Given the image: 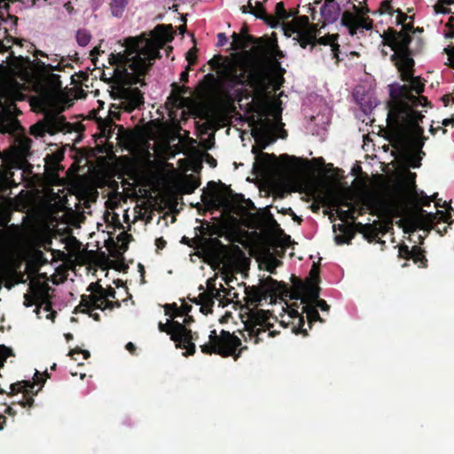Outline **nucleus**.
Instances as JSON below:
<instances>
[{
  "mask_svg": "<svg viewBox=\"0 0 454 454\" xmlns=\"http://www.w3.org/2000/svg\"><path fill=\"white\" fill-rule=\"evenodd\" d=\"M173 39L171 26L158 25L148 34L126 38L123 50L111 54L110 64L115 67L116 82L112 89L114 106L131 112L143 103L140 90L133 85H143V77L160 58V50Z\"/></svg>",
  "mask_w": 454,
  "mask_h": 454,
  "instance_id": "1",
  "label": "nucleus"
},
{
  "mask_svg": "<svg viewBox=\"0 0 454 454\" xmlns=\"http://www.w3.org/2000/svg\"><path fill=\"white\" fill-rule=\"evenodd\" d=\"M165 314L169 316L165 324L159 323V330L165 332L170 335L171 340L176 342V348L186 349L184 356L192 355L195 353L196 346L192 343L191 330L188 328L190 322L193 319L189 316L192 306L182 303L177 306L176 303L164 305Z\"/></svg>",
  "mask_w": 454,
  "mask_h": 454,
  "instance_id": "2",
  "label": "nucleus"
},
{
  "mask_svg": "<svg viewBox=\"0 0 454 454\" xmlns=\"http://www.w3.org/2000/svg\"><path fill=\"white\" fill-rule=\"evenodd\" d=\"M412 106L408 103L398 104L388 113L387 120L390 121V128L387 138L399 147H404L407 145L410 129L419 135L424 132L423 128L419 125L424 115L414 110Z\"/></svg>",
  "mask_w": 454,
  "mask_h": 454,
  "instance_id": "3",
  "label": "nucleus"
},
{
  "mask_svg": "<svg viewBox=\"0 0 454 454\" xmlns=\"http://www.w3.org/2000/svg\"><path fill=\"white\" fill-rule=\"evenodd\" d=\"M23 85L14 78H6L0 85V132L13 134L20 128L16 119V101L25 99Z\"/></svg>",
  "mask_w": 454,
  "mask_h": 454,
  "instance_id": "4",
  "label": "nucleus"
},
{
  "mask_svg": "<svg viewBox=\"0 0 454 454\" xmlns=\"http://www.w3.org/2000/svg\"><path fill=\"white\" fill-rule=\"evenodd\" d=\"M199 87L195 86L194 90L189 87L172 84V91L168 97L166 105L169 114L173 119L186 120L189 117L194 119L195 134L199 132Z\"/></svg>",
  "mask_w": 454,
  "mask_h": 454,
  "instance_id": "5",
  "label": "nucleus"
},
{
  "mask_svg": "<svg viewBox=\"0 0 454 454\" xmlns=\"http://www.w3.org/2000/svg\"><path fill=\"white\" fill-rule=\"evenodd\" d=\"M416 30L413 21L405 22L402 25L400 31L393 27H388L381 35L382 45L389 46L394 53L390 56V60L398 62V66L405 65L409 67L415 66V61L412 58L413 52L410 48L412 41L411 34H415Z\"/></svg>",
  "mask_w": 454,
  "mask_h": 454,
  "instance_id": "6",
  "label": "nucleus"
},
{
  "mask_svg": "<svg viewBox=\"0 0 454 454\" xmlns=\"http://www.w3.org/2000/svg\"><path fill=\"white\" fill-rule=\"evenodd\" d=\"M200 200L208 205L223 207V212L237 216H244L248 209H255L253 201L246 200L242 194H231L230 199L225 198L214 181L208 182L207 189L200 194Z\"/></svg>",
  "mask_w": 454,
  "mask_h": 454,
  "instance_id": "7",
  "label": "nucleus"
},
{
  "mask_svg": "<svg viewBox=\"0 0 454 454\" xmlns=\"http://www.w3.org/2000/svg\"><path fill=\"white\" fill-rule=\"evenodd\" d=\"M241 340L234 333L222 330L220 334L215 330L210 332L209 341L200 345V351L205 354H216L222 357L232 356L235 361L239 359L243 349Z\"/></svg>",
  "mask_w": 454,
  "mask_h": 454,
  "instance_id": "8",
  "label": "nucleus"
},
{
  "mask_svg": "<svg viewBox=\"0 0 454 454\" xmlns=\"http://www.w3.org/2000/svg\"><path fill=\"white\" fill-rule=\"evenodd\" d=\"M449 210H452L450 206L447 212L438 210L436 213H427L424 209H419V217L417 221H411L405 228V232H414L417 230H423L427 233L434 229L441 236L448 233V230L451 229L454 220L451 219V214Z\"/></svg>",
  "mask_w": 454,
  "mask_h": 454,
  "instance_id": "9",
  "label": "nucleus"
},
{
  "mask_svg": "<svg viewBox=\"0 0 454 454\" xmlns=\"http://www.w3.org/2000/svg\"><path fill=\"white\" fill-rule=\"evenodd\" d=\"M245 286L246 300L247 303L256 304L261 302L267 295L287 296L288 286L283 281H278L271 277H267L262 285Z\"/></svg>",
  "mask_w": 454,
  "mask_h": 454,
  "instance_id": "10",
  "label": "nucleus"
},
{
  "mask_svg": "<svg viewBox=\"0 0 454 454\" xmlns=\"http://www.w3.org/2000/svg\"><path fill=\"white\" fill-rule=\"evenodd\" d=\"M352 8L356 13L345 11L340 19V24L348 28L349 35L354 36L357 33H363L364 29L371 30L373 21L369 17H365L370 12L369 8L366 5L359 7L355 4Z\"/></svg>",
  "mask_w": 454,
  "mask_h": 454,
  "instance_id": "11",
  "label": "nucleus"
},
{
  "mask_svg": "<svg viewBox=\"0 0 454 454\" xmlns=\"http://www.w3.org/2000/svg\"><path fill=\"white\" fill-rule=\"evenodd\" d=\"M91 292L89 295H82L80 307L90 310L94 309H112L114 303L108 298H115V290L113 287L104 289L101 286L91 284L89 286Z\"/></svg>",
  "mask_w": 454,
  "mask_h": 454,
  "instance_id": "12",
  "label": "nucleus"
},
{
  "mask_svg": "<svg viewBox=\"0 0 454 454\" xmlns=\"http://www.w3.org/2000/svg\"><path fill=\"white\" fill-rule=\"evenodd\" d=\"M270 312L263 309L252 310L248 314V318L244 323L245 331L248 333L250 337L255 338L256 343L261 340L260 334L266 333V331H269V337H274L277 334L275 331L270 330L273 325L270 322Z\"/></svg>",
  "mask_w": 454,
  "mask_h": 454,
  "instance_id": "13",
  "label": "nucleus"
},
{
  "mask_svg": "<svg viewBox=\"0 0 454 454\" xmlns=\"http://www.w3.org/2000/svg\"><path fill=\"white\" fill-rule=\"evenodd\" d=\"M207 291L200 293V313H207L211 309L215 300L222 302L223 298L231 301L239 298V294L234 291L233 287L225 289L221 285L222 290L216 288L215 279L214 278H209L207 281Z\"/></svg>",
  "mask_w": 454,
  "mask_h": 454,
  "instance_id": "14",
  "label": "nucleus"
},
{
  "mask_svg": "<svg viewBox=\"0 0 454 454\" xmlns=\"http://www.w3.org/2000/svg\"><path fill=\"white\" fill-rule=\"evenodd\" d=\"M293 286L288 295L292 300H301L303 304H310L319 297V282L306 281L294 276L292 277Z\"/></svg>",
  "mask_w": 454,
  "mask_h": 454,
  "instance_id": "15",
  "label": "nucleus"
},
{
  "mask_svg": "<svg viewBox=\"0 0 454 454\" xmlns=\"http://www.w3.org/2000/svg\"><path fill=\"white\" fill-rule=\"evenodd\" d=\"M67 125L62 115L47 114L42 121L31 126L30 133L35 137H42L46 133L54 134L64 131Z\"/></svg>",
  "mask_w": 454,
  "mask_h": 454,
  "instance_id": "16",
  "label": "nucleus"
},
{
  "mask_svg": "<svg viewBox=\"0 0 454 454\" xmlns=\"http://www.w3.org/2000/svg\"><path fill=\"white\" fill-rule=\"evenodd\" d=\"M209 63L214 68H217V72L229 83L231 87L236 85H244L246 82L245 73L238 74L237 67L232 64L225 65L222 61V56H218L217 59H211Z\"/></svg>",
  "mask_w": 454,
  "mask_h": 454,
  "instance_id": "17",
  "label": "nucleus"
},
{
  "mask_svg": "<svg viewBox=\"0 0 454 454\" xmlns=\"http://www.w3.org/2000/svg\"><path fill=\"white\" fill-rule=\"evenodd\" d=\"M24 298V305L26 307H31L32 305L37 304L38 302L41 303L36 307L35 310L39 317H41V308L43 305H44L43 310L46 313V318L53 320L55 317V311H51V304L45 301V291L42 290L41 288H37L36 290L32 288V294H25Z\"/></svg>",
  "mask_w": 454,
  "mask_h": 454,
  "instance_id": "18",
  "label": "nucleus"
},
{
  "mask_svg": "<svg viewBox=\"0 0 454 454\" xmlns=\"http://www.w3.org/2000/svg\"><path fill=\"white\" fill-rule=\"evenodd\" d=\"M398 72L400 73V78L403 82H409L410 86L409 90H411L415 91L418 95H420L424 92L425 90V81L422 80L419 76H414V66L409 67L405 65H399L396 60L392 61Z\"/></svg>",
  "mask_w": 454,
  "mask_h": 454,
  "instance_id": "19",
  "label": "nucleus"
},
{
  "mask_svg": "<svg viewBox=\"0 0 454 454\" xmlns=\"http://www.w3.org/2000/svg\"><path fill=\"white\" fill-rule=\"evenodd\" d=\"M260 146L257 145H253L252 153L255 155V162L254 164V169L260 173H269L272 171L276 165L277 157L275 154H270L262 152Z\"/></svg>",
  "mask_w": 454,
  "mask_h": 454,
  "instance_id": "20",
  "label": "nucleus"
},
{
  "mask_svg": "<svg viewBox=\"0 0 454 454\" xmlns=\"http://www.w3.org/2000/svg\"><path fill=\"white\" fill-rule=\"evenodd\" d=\"M319 35L320 28H318V24L309 23L308 27L297 31V37L295 39L301 48L305 49L308 45H310V51H312L316 45V39Z\"/></svg>",
  "mask_w": 454,
  "mask_h": 454,
  "instance_id": "21",
  "label": "nucleus"
},
{
  "mask_svg": "<svg viewBox=\"0 0 454 454\" xmlns=\"http://www.w3.org/2000/svg\"><path fill=\"white\" fill-rule=\"evenodd\" d=\"M36 55L46 57L49 62L38 60L36 62L37 68L43 73H50L53 71H62L66 65H63L64 58H59L57 54H46L42 51H37Z\"/></svg>",
  "mask_w": 454,
  "mask_h": 454,
  "instance_id": "22",
  "label": "nucleus"
},
{
  "mask_svg": "<svg viewBox=\"0 0 454 454\" xmlns=\"http://www.w3.org/2000/svg\"><path fill=\"white\" fill-rule=\"evenodd\" d=\"M45 380L42 379L39 375V372H36L35 373L34 381L31 382L29 380H24L20 382H17L11 386L12 392H23L26 394L32 393L36 394L38 390L44 384Z\"/></svg>",
  "mask_w": 454,
  "mask_h": 454,
  "instance_id": "23",
  "label": "nucleus"
},
{
  "mask_svg": "<svg viewBox=\"0 0 454 454\" xmlns=\"http://www.w3.org/2000/svg\"><path fill=\"white\" fill-rule=\"evenodd\" d=\"M183 247L180 250L182 256L189 257L192 262H196L199 257V237L195 235L194 238H188L184 236L181 239Z\"/></svg>",
  "mask_w": 454,
  "mask_h": 454,
  "instance_id": "24",
  "label": "nucleus"
},
{
  "mask_svg": "<svg viewBox=\"0 0 454 454\" xmlns=\"http://www.w3.org/2000/svg\"><path fill=\"white\" fill-rule=\"evenodd\" d=\"M426 137L422 135H419L412 131V134L409 131V138L407 141V145L404 147L397 146L394 142H390L392 146L398 151H407L410 150L411 152H417L419 153H422L425 155V153L422 151V148L425 144Z\"/></svg>",
  "mask_w": 454,
  "mask_h": 454,
  "instance_id": "25",
  "label": "nucleus"
},
{
  "mask_svg": "<svg viewBox=\"0 0 454 454\" xmlns=\"http://www.w3.org/2000/svg\"><path fill=\"white\" fill-rule=\"evenodd\" d=\"M340 11V8L336 0H325L320 13L325 23H333L338 20Z\"/></svg>",
  "mask_w": 454,
  "mask_h": 454,
  "instance_id": "26",
  "label": "nucleus"
},
{
  "mask_svg": "<svg viewBox=\"0 0 454 454\" xmlns=\"http://www.w3.org/2000/svg\"><path fill=\"white\" fill-rule=\"evenodd\" d=\"M252 136L256 141V145L260 146V149H265L270 144L276 141V137L272 133L265 127L255 129L252 131Z\"/></svg>",
  "mask_w": 454,
  "mask_h": 454,
  "instance_id": "27",
  "label": "nucleus"
},
{
  "mask_svg": "<svg viewBox=\"0 0 454 454\" xmlns=\"http://www.w3.org/2000/svg\"><path fill=\"white\" fill-rule=\"evenodd\" d=\"M293 15V13L288 12L286 10L283 2H278L275 6V14L270 15L268 18L267 25L270 26L271 27H277L281 21L288 20Z\"/></svg>",
  "mask_w": 454,
  "mask_h": 454,
  "instance_id": "28",
  "label": "nucleus"
},
{
  "mask_svg": "<svg viewBox=\"0 0 454 454\" xmlns=\"http://www.w3.org/2000/svg\"><path fill=\"white\" fill-rule=\"evenodd\" d=\"M247 81L254 88L262 86L266 81V70L262 66H256L249 72Z\"/></svg>",
  "mask_w": 454,
  "mask_h": 454,
  "instance_id": "29",
  "label": "nucleus"
},
{
  "mask_svg": "<svg viewBox=\"0 0 454 454\" xmlns=\"http://www.w3.org/2000/svg\"><path fill=\"white\" fill-rule=\"evenodd\" d=\"M214 142L203 140L200 137V169L203 163L208 164L210 168H215L217 165V160L207 153V150L211 148Z\"/></svg>",
  "mask_w": 454,
  "mask_h": 454,
  "instance_id": "30",
  "label": "nucleus"
},
{
  "mask_svg": "<svg viewBox=\"0 0 454 454\" xmlns=\"http://www.w3.org/2000/svg\"><path fill=\"white\" fill-rule=\"evenodd\" d=\"M399 90H400V94L402 97L405 98L406 99L409 100V102L411 103V106H427L430 104V102L427 100V98L424 96H414L412 94H411V92L409 91V87L408 85H402L399 87Z\"/></svg>",
  "mask_w": 454,
  "mask_h": 454,
  "instance_id": "31",
  "label": "nucleus"
},
{
  "mask_svg": "<svg viewBox=\"0 0 454 454\" xmlns=\"http://www.w3.org/2000/svg\"><path fill=\"white\" fill-rule=\"evenodd\" d=\"M289 315L291 317L297 319V323L292 322V332L295 334L301 333L303 336H308V330L304 328V317L295 309H293Z\"/></svg>",
  "mask_w": 454,
  "mask_h": 454,
  "instance_id": "32",
  "label": "nucleus"
},
{
  "mask_svg": "<svg viewBox=\"0 0 454 454\" xmlns=\"http://www.w3.org/2000/svg\"><path fill=\"white\" fill-rule=\"evenodd\" d=\"M301 313H306L309 328L311 329L314 322H324L321 318L317 308L311 304H304L301 309Z\"/></svg>",
  "mask_w": 454,
  "mask_h": 454,
  "instance_id": "33",
  "label": "nucleus"
},
{
  "mask_svg": "<svg viewBox=\"0 0 454 454\" xmlns=\"http://www.w3.org/2000/svg\"><path fill=\"white\" fill-rule=\"evenodd\" d=\"M415 179L416 174L408 171L403 182L405 185V191L408 193L409 197L417 198L419 195V191L417 190Z\"/></svg>",
  "mask_w": 454,
  "mask_h": 454,
  "instance_id": "34",
  "label": "nucleus"
},
{
  "mask_svg": "<svg viewBox=\"0 0 454 454\" xmlns=\"http://www.w3.org/2000/svg\"><path fill=\"white\" fill-rule=\"evenodd\" d=\"M404 154V159L409 164L410 167L413 168H419L421 165V160L424 155L422 153H419L417 152H411L410 150L407 151H399Z\"/></svg>",
  "mask_w": 454,
  "mask_h": 454,
  "instance_id": "35",
  "label": "nucleus"
},
{
  "mask_svg": "<svg viewBox=\"0 0 454 454\" xmlns=\"http://www.w3.org/2000/svg\"><path fill=\"white\" fill-rule=\"evenodd\" d=\"M356 225L359 227L358 231L361 232L368 241L372 242L378 238L379 231L372 224H362L358 223Z\"/></svg>",
  "mask_w": 454,
  "mask_h": 454,
  "instance_id": "36",
  "label": "nucleus"
},
{
  "mask_svg": "<svg viewBox=\"0 0 454 454\" xmlns=\"http://www.w3.org/2000/svg\"><path fill=\"white\" fill-rule=\"evenodd\" d=\"M410 200L418 206V215L413 221H417L419 217V209H423L422 207H429L432 199L427 196L423 191L419 192L417 198L410 197Z\"/></svg>",
  "mask_w": 454,
  "mask_h": 454,
  "instance_id": "37",
  "label": "nucleus"
},
{
  "mask_svg": "<svg viewBox=\"0 0 454 454\" xmlns=\"http://www.w3.org/2000/svg\"><path fill=\"white\" fill-rule=\"evenodd\" d=\"M411 259L413 260L415 263H419V267L426 268L427 260L425 256V251L419 246L412 247Z\"/></svg>",
  "mask_w": 454,
  "mask_h": 454,
  "instance_id": "38",
  "label": "nucleus"
},
{
  "mask_svg": "<svg viewBox=\"0 0 454 454\" xmlns=\"http://www.w3.org/2000/svg\"><path fill=\"white\" fill-rule=\"evenodd\" d=\"M129 0H111V12L113 16L120 18L123 15Z\"/></svg>",
  "mask_w": 454,
  "mask_h": 454,
  "instance_id": "39",
  "label": "nucleus"
},
{
  "mask_svg": "<svg viewBox=\"0 0 454 454\" xmlns=\"http://www.w3.org/2000/svg\"><path fill=\"white\" fill-rule=\"evenodd\" d=\"M309 25V17L306 15L299 16L295 21L292 22L288 25V28L297 35V31L300 29H304L308 27Z\"/></svg>",
  "mask_w": 454,
  "mask_h": 454,
  "instance_id": "40",
  "label": "nucleus"
},
{
  "mask_svg": "<svg viewBox=\"0 0 454 454\" xmlns=\"http://www.w3.org/2000/svg\"><path fill=\"white\" fill-rule=\"evenodd\" d=\"M265 51L267 54L270 55L274 59L277 58H283L284 53L283 51L278 48V45L277 42H268L267 45L265 46Z\"/></svg>",
  "mask_w": 454,
  "mask_h": 454,
  "instance_id": "41",
  "label": "nucleus"
},
{
  "mask_svg": "<svg viewBox=\"0 0 454 454\" xmlns=\"http://www.w3.org/2000/svg\"><path fill=\"white\" fill-rule=\"evenodd\" d=\"M249 13L253 14L258 19L264 20V22L267 24V20L270 14L266 12V10L262 3L257 2L254 9H252V11H249Z\"/></svg>",
  "mask_w": 454,
  "mask_h": 454,
  "instance_id": "42",
  "label": "nucleus"
},
{
  "mask_svg": "<svg viewBox=\"0 0 454 454\" xmlns=\"http://www.w3.org/2000/svg\"><path fill=\"white\" fill-rule=\"evenodd\" d=\"M91 39L90 34L85 29H79L76 33V41L80 46H86Z\"/></svg>",
  "mask_w": 454,
  "mask_h": 454,
  "instance_id": "43",
  "label": "nucleus"
},
{
  "mask_svg": "<svg viewBox=\"0 0 454 454\" xmlns=\"http://www.w3.org/2000/svg\"><path fill=\"white\" fill-rule=\"evenodd\" d=\"M338 38H339V34H332V35L328 34V35L321 36L319 38L317 37L316 45L321 44V45L332 46V43H336Z\"/></svg>",
  "mask_w": 454,
  "mask_h": 454,
  "instance_id": "44",
  "label": "nucleus"
},
{
  "mask_svg": "<svg viewBox=\"0 0 454 454\" xmlns=\"http://www.w3.org/2000/svg\"><path fill=\"white\" fill-rule=\"evenodd\" d=\"M355 237V231L336 235L334 240L337 245L350 244Z\"/></svg>",
  "mask_w": 454,
  "mask_h": 454,
  "instance_id": "45",
  "label": "nucleus"
},
{
  "mask_svg": "<svg viewBox=\"0 0 454 454\" xmlns=\"http://www.w3.org/2000/svg\"><path fill=\"white\" fill-rule=\"evenodd\" d=\"M18 146L22 154H26L30 149L31 140L24 136H19L16 138Z\"/></svg>",
  "mask_w": 454,
  "mask_h": 454,
  "instance_id": "46",
  "label": "nucleus"
},
{
  "mask_svg": "<svg viewBox=\"0 0 454 454\" xmlns=\"http://www.w3.org/2000/svg\"><path fill=\"white\" fill-rule=\"evenodd\" d=\"M395 10L392 6L391 0H384L380 3L379 12L380 14L387 13L389 15H393Z\"/></svg>",
  "mask_w": 454,
  "mask_h": 454,
  "instance_id": "47",
  "label": "nucleus"
},
{
  "mask_svg": "<svg viewBox=\"0 0 454 454\" xmlns=\"http://www.w3.org/2000/svg\"><path fill=\"white\" fill-rule=\"evenodd\" d=\"M282 264V262L276 257L270 256L268 259L267 265H266V270L275 274L277 267L280 266Z\"/></svg>",
  "mask_w": 454,
  "mask_h": 454,
  "instance_id": "48",
  "label": "nucleus"
},
{
  "mask_svg": "<svg viewBox=\"0 0 454 454\" xmlns=\"http://www.w3.org/2000/svg\"><path fill=\"white\" fill-rule=\"evenodd\" d=\"M338 215L340 221L346 222L348 220L354 221L356 219L355 216V209H348V210H340L338 212Z\"/></svg>",
  "mask_w": 454,
  "mask_h": 454,
  "instance_id": "49",
  "label": "nucleus"
},
{
  "mask_svg": "<svg viewBox=\"0 0 454 454\" xmlns=\"http://www.w3.org/2000/svg\"><path fill=\"white\" fill-rule=\"evenodd\" d=\"M208 226V223L205 220H200V259L204 256V238L203 235L205 234V231L207 227Z\"/></svg>",
  "mask_w": 454,
  "mask_h": 454,
  "instance_id": "50",
  "label": "nucleus"
},
{
  "mask_svg": "<svg viewBox=\"0 0 454 454\" xmlns=\"http://www.w3.org/2000/svg\"><path fill=\"white\" fill-rule=\"evenodd\" d=\"M334 203L337 207H345L348 208L351 207V202L348 198L342 194H339L334 198Z\"/></svg>",
  "mask_w": 454,
  "mask_h": 454,
  "instance_id": "51",
  "label": "nucleus"
},
{
  "mask_svg": "<svg viewBox=\"0 0 454 454\" xmlns=\"http://www.w3.org/2000/svg\"><path fill=\"white\" fill-rule=\"evenodd\" d=\"M319 267L313 263L309 271V278L306 281L319 282Z\"/></svg>",
  "mask_w": 454,
  "mask_h": 454,
  "instance_id": "52",
  "label": "nucleus"
},
{
  "mask_svg": "<svg viewBox=\"0 0 454 454\" xmlns=\"http://www.w3.org/2000/svg\"><path fill=\"white\" fill-rule=\"evenodd\" d=\"M447 31L444 32L446 38H454V19H449L445 24Z\"/></svg>",
  "mask_w": 454,
  "mask_h": 454,
  "instance_id": "53",
  "label": "nucleus"
},
{
  "mask_svg": "<svg viewBox=\"0 0 454 454\" xmlns=\"http://www.w3.org/2000/svg\"><path fill=\"white\" fill-rule=\"evenodd\" d=\"M399 256L403 258V259H406V260H410L411 259V256L412 255L411 253H412V248L410 249L408 246L406 245H402L400 247H399Z\"/></svg>",
  "mask_w": 454,
  "mask_h": 454,
  "instance_id": "54",
  "label": "nucleus"
},
{
  "mask_svg": "<svg viewBox=\"0 0 454 454\" xmlns=\"http://www.w3.org/2000/svg\"><path fill=\"white\" fill-rule=\"evenodd\" d=\"M233 41L231 43L232 44V48L234 50H239V49H241L243 47V39L242 37L237 34V33H233L232 35H231Z\"/></svg>",
  "mask_w": 454,
  "mask_h": 454,
  "instance_id": "55",
  "label": "nucleus"
},
{
  "mask_svg": "<svg viewBox=\"0 0 454 454\" xmlns=\"http://www.w3.org/2000/svg\"><path fill=\"white\" fill-rule=\"evenodd\" d=\"M312 306L316 308H320L323 311H327L330 309V306L326 303V301L319 297L317 300H314L311 303Z\"/></svg>",
  "mask_w": 454,
  "mask_h": 454,
  "instance_id": "56",
  "label": "nucleus"
},
{
  "mask_svg": "<svg viewBox=\"0 0 454 454\" xmlns=\"http://www.w3.org/2000/svg\"><path fill=\"white\" fill-rule=\"evenodd\" d=\"M395 13H397L396 17V24L397 25H403V23L407 22L408 20V15L402 12L401 9H396Z\"/></svg>",
  "mask_w": 454,
  "mask_h": 454,
  "instance_id": "57",
  "label": "nucleus"
},
{
  "mask_svg": "<svg viewBox=\"0 0 454 454\" xmlns=\"http://www.w3.org/2000/svg\"><path fill=\"white\" fill-rule=\"evenodd\" d=\"M336 229H338L341 233H346L347 231L349 232V231H354V228H353V224L352 223H349V224H334L333 225V231H335Z\"/></svg>",
  "mask_w": 454,
  "mask_h": 454,
  "instance_id": "58",
  "label": "nucleus"
},
{
  "mask_svg": "<svg viewBox=\"0 0 454 454\" xmlns=\"http://www.w3.org/2000/svg\"><path fill=\"white\" fill-rule=\"evenodd\" d=\"M203 98H204V95H203V83L200 81V121L203 120L205 118V116H206Z\"/></svg>",
  "mask_w": 454,
  "mask_h": 454,
  "instance_id": "59",
  "label": "nucleus"
},
{
  "mask_svg": "<svg viewBox=\"0 0 454 454\" xmlns=\"http://www.w3.org/2000/svg\"><path fill=\"white\" fill-rule=\"evenodd\" d=\"M280 159L283 160H286L287 163H294V162H298V161L301 160V159H299L295 156H289L287 154H282L280 156Z\"/></svg>",
  "mask_w": 454,
  "mask_h": 454,
  "instance_id": "60",
  "label": "nucleus"
},
{
  "mask_svg": "<svg viewBox=\"0 0 454 454\" xmlns=\"http://www.w3.org/2000/svg\"><path fill=\"white\" fill-rule=\"evenodd\" d=\"M332 52H333V57L334 59H337V61L339 60V54H340V45L336 43H332Z\"/></svg>",
  "mask_w": 454,
  "mask_h": 454,
  "instance_id": "61",
  "label": "nucleus"
},
{
  "mask_svg": "<svg viewBox=\"0 0 454 454\" xmlns=\"http://www.w3.org/2000/svg\"><path fill=\"white\" fill-rule=\"evenodd\" d=\"M217 38V46H223L227 43V37L224 33H219Z\"/></svg>",
  "mask_w": 454,
  "mask_h": 454,
  "instance_id": "62",
  "label": "nucleus"
},
{
  "mask_svg": "<svg viewBox=\"0 0 454 454\" xmlns=\"http://www.w3.org/2000/svg\"><path fill=\"white\" fill-rule=\"evenodd\" d=\"M17 403H19L22 407H25L27 405L31 406L34 403V399L30 397L27 401H24V396L21 397V399L17 400Z\"/></svg>",
  "mask_w": 454,
  "mask_h": 454,
  "instance_id": "63",
  "label": "nucleus"
},
{
  "mask_svg": "<svg viewBox=\"0 0 454 454\" xmlns=\"http://www.w3.org/2000/svg\"><path fill=\"white\" fill-rule=\"evenodd\" d=\"M442 124L444 126V127H447L449 125H453L454 124V114L450 117V118H446L444 119L442 121Z\"/></svg>",
  "mask_w": 454,
  "mask_h": 454,
  "instance_id": "64",
  "label": "nucleus"
}]
</instances>
